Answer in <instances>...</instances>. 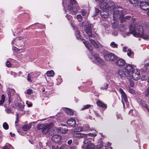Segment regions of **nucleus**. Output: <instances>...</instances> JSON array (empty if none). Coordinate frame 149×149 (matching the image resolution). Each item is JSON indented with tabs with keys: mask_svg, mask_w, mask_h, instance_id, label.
Wrapping results in <instances>:
<instances>
[{
	"mask_svg": "<svg viewBox=\"0 0 149 149\" xmlns=\"http://www.w3.org/2000/svg\"><path fill=\"white\" fill-rule=\"evenodd\" d=\"M68 9L73 14L77 13L79 9V6L76 7V6H71L70 5H69L68 6Z\"/></svg>",
	"mask_w": 149,
	"mask_h": 149,
	"instance_id": "obj_11",
	"label": "nucleus"
},
{
	"mask_svg": "<svg viewBox=\"0 0 149 149\" xmlns=\"http://www.w3.org/2000/svg\"><path fill=\"white\" fill-rule=\"evenodd\" d=\"M68 129L67 127H62L61 129V131L62 133L65 134L68 131Z\"/></svg>",
	"mask_w": 149,
	"mask_h": 149,
	"instance_id": "obj_25",
	"label": "nucleus"
},
{
	"mask_svg": "<svg viewBox=\"0 0 149 149\" xmlns=\"http://www.w3.org/2000/svg\"><path fill=\"white\" fill-rule=\"evenodd\" d=\"M11 91H14V90L13 89H11L10 90H9L8 91V92H7V94H8V97H9V101L10 100V97H11Z\"/></svg>",
	"mask_w": 149,
	"mask_h": 149,
	"instance_id": "obj_34",
	"label": "nucleus"
},
{
	"mask_svg": "<svg viewBox=\"0 0 149 149\" xmlns=\"http://www.w3.org/2000/svg\"><path fill=\"white\" fill-rule=\"evenodd\" d=\"M26 104H27L28 106L29 107H30L32 106V104L31 103H28V101H26Z\"/></svg>",
	"mask_w": 149,
	"mask_h": 149,
	"instance_id": "obj_51",
	"label": "nucleus"
},
{
	"mask_svg": "<svg viewBox=\"0 0 149 149\" xmlns=\"http://www.w3.org/2000/svg\"><path fill=\"white\" fill-rule=\"evenodd\" d=\"M92 140V139L90 138H85L84 141V146L86 148L84 149H94L95 148L94 145L90 142Z\"/></svg>",
	"mask_w": 149,
	"mask_h": 149,
	"instance_id": "obj_4",
	"label": "nucleus"
},
{
	"mask_svg": "<svg viewBox=\"0 0 149 149\" xmlns=\"http://www.w3.org/2000/svg\"><path fill=\"white\" fill-rule=\"evenodd\" d=\"M4 100H1L0 101V104H2L4 102Z\"/></svg>",
	"mask_w": 149,
	"mask_h": 149,
	"instance_id": "obj_59",
	"label": "nucleus"
},
{
	"mask_svg": "<svg viewBox=\"0 0 149 149\" xmlns=\"http://www.w3.org/2000/svg\"><path fill=\"white\" fill-rule=\"evenodd\" d=\"M124 71L126 73V77L127 78L128 77L131 76V74L134 71V66L133 65L128 64L124 68Z\"/></svg>",
	"mask_w": 149,
	"mask_h": 149,
	"instance_id": "obj_3",
	"label": "nucleus"
},
{
	"mask_svg": "<svg viewBox=\"0 0 149 149\" xmlns=\"http://www.w3.org/2000/svg\"><path fill=\"white\" fill-rule=\"evenodd\" d=\"M67 123L69 126L74 127L76 124V121L73 118H70L67 121Z\"/></svg>",
	"mask_w": 149,
	"mask_h": 149,
	"instance_id": "obj_17",
	"label": "nucleus"
},
{
	"mask_svg": "<svg viewBox=\"0 0 149 149\" xmlns=\"http://www.w3.org/2000/svg\"><path fill=\"white\" fill-rule=\"evenodd\" d=\"M66 17H67L68 19L70 20L71 18V16L70 15H66Z\"/></svg>",
	"mask_w": 149,
	"mask_h": 149,
	"instance_id": "obj_53",
	"label": "nucleus"
},
{
	"mask_svg": "<svg viewBox=\"0 0 149 149\" xmlns=\"http://www.w3.org/2000/svg\"><path fill=\"white\" fill-rule=\"evenodd\" d=\"M83 43L86 48L91 51H92L93 49L92 47L90 44L89 42L87 40H84Z\"/></svg>",
	"mask_w": 149,
	"mask_h": 149,
	"instance_id": "obj_18",
	"label": "nucleus"
},
{
	"mask_svg": "<svg viewBox=\"0 0 149 149\" xmlns=\"http://www.w3.org/2000/svg\"><path fill=\"white\" fill-rule=\"evenodd\" d=\"M10 135L11 136H14L15 135V134L14 133H12L11 132H10Z\"/></svg>",
	"mask_w": 149,
	"mask_h": 149,
	"instance_id": "obj_61",
	"label": "nucleus"
},
{
	"mask_svg": "<svg viewBox=\"0 0 149 149\" xmlns=\"http://www.w3.org/2000/svg\"><path fill=\"white\" fill-rule=\"evenodd\" d=\"M31 127V125H25L22 127V129L24 131H27Z\"/></svg>",
	"mask_w": 149,
	"mask_h": 149,
	"instance_id": "obj_28",
	"label": "nucleus"
},
{
	"mask_svg": "<svg viewBox=\"0 0 149 149\" xmlns=\"http://www.w3.org/2000/svg\"><path fill=\"white\" fill-rule=\"evenodd\" d=\"M134 85V82L133 81H130V85L131 86L133 87Z\"/></svg>",
	"mask_w": 149,
	"mask_h": 149,
	"instance_id": "obj_50",
	"label": "nucleus"
},
{
	"mask_svg": "<svg viewBox=\"0 0 149 149\" xmlns=\"http://www.w3.org/2000/svg\"><path fill=\"white\" fill-rule=\"evenodd\" d=\"M128 51L129 52L127 53V55L129 56H130L133 53V52H132L131 50L128 49Z\"/></svg>",
	"mask_w": 149,
	"mask_h": 149,
	"instance_id": "obj_44",
	"label": "nucleus"
},
{
	"mask_svg": "<svg viewBox=\"0 0 149 149\" xmlns=\"http://www.w3.org/2000/svg\"><path fill=\"white\" fill-rule=\"evenodd\" d=\"M67 146L66 145H62L59 148H58L57 146L56 147L54 146H52V149H64L65 147Z\"/></svg>",
	"mask_w": 149,
	"mask_h": 149,
	"instance_id": "obj_31",
	"label": "nucleus"
},
{
	"mask_svg": "<svg viewBox=\"0 0 149 149\" xmlns=\"http://www.w3.org/2000/svg\"><path fill=\"white\" fill-rule=\"evenodd\" d=\"M72 143V140H69L68 142V143L69 145H70Z\"/></svg>",
	"mask_w": 149,
	"mask_h": 149,
	"instance_id": "obj_55",
	"label": "nucleus"
},
{
	"mask_svg": "<svg viewBox=\"0 0 149 149\" xmlns=\"http://www.w3.org/2000/svg\"><path fill=\"white\" fill-rule=\"evenodd\" d=\"M100 15L102 17L104 18H107L108 17V13L104 11H101L100 13Z\"/></svg>",
	"mask_w": 149,
	"mask_h": 149,
	"instance_id": "obj_22",
	"label": "nucleus"
},
{
	"mask_svg": "<svg viewBox=\"0 0 149 149\" xmlns=\"http://www.w3.org/2000/svg\"><path fill=\"white\" fill-rule=\"evenodd\" d=\"M70 4L69 5H70L71 6H76L77 3L75 0H70Z\"/></svg>",
	"mask_w": 149,
	"mask_h": 149,
	"instance_id": "obj_26",
	"label": "nucleus"
},
{
	"mask_svg": "<svg viewBox=\"0 0 149 149\" xmlns=\"http://www.w3.org/2000/svg\"><path fill=\"white\" fill-rule=\"evenodd\" d=\"M91 27V24H88V25L86 26L84 28L86 33L88 34V36L89 37H91L92 36Z\"/></svg>",
	"mask_w": 149,
	"mask_h": 149,
	"instance_id": "obj_10",
	"label": "nucleus"
},
{
	"mask_svg": "<svg viewBox=\"0 0 149 149\" xmlns=\"http://www.w3.org/2000/svg\"><path fill=\"white\" fill-rule=\"evenodd\" d=\"M31 76L30 74H28L27 76V80L29 82H31L32 81L31 80Z\"/></svg>",
	"mask_w": 149,
	"mask_h": 149,
	"instance_id": "obj_35",
	"label": "nucleus"
},
{
	"mask_svg": "<svg viewBox=\"0 0 149 149\" xmlns=\"http://www.w3.org/2000/svg\"><path fill=\"white\" fill-rule=\"evenodd\" d=\"M46 74L48 77H53L54 74V72L53 70H52L48 71L47 72Z\"/></svg>",
	"mask_w": 149,
	"mask_h": 149,
	"instance_id": "obj_23",
	"label": "nucleus"
},
{
	"mask_svg": "<svg viewBox=\"0 0 149 149\" xmlns=\"http://www.w3.org/2000/svg\"><path fill=\"white\" fill-rule=\"evenodd\" d=\"M125 60L122 58L117 60L116 62V64L118 66H123L125 65Z\"/></svg>",
	"mask_w": 149,
	"mask_h": 149,
	"instance_id": "obj_15",
	"label": "nucleus"
},
{
	"mask_svg": "<svg viewBox=\"0 0 149 149\" xmlns=\"http://www.w3.org/2000/svg\"><path fill=\"white\" fill-rule=\"evenodd\" d=\"M110 46L114 48H117L118 47V45L113 42L111 43L110 44Z\"/></svg>",
	"mask_w": 149,
	"mask_h": 149,
	"instance_id": "obj_32",
	"label": "nucleus"
},
{
	"mask_svg": "<svg viewBox=\"0 0 149 149\" xmlns=\"http://www.w3.org/2000/svg\"><path fill=\"white\" fill-rule=\"evenodd\" d=\"M141 36H142L143 38L145 39H147L149 38V35H145L143 33V35Z\"/></svg>",
	"mask_w": 149,
	"mask_h": 149,
	"instance_id": "obj_39",
	"label": "nucleus"
},
{
	"mask_svg": "<svg viewBox=\"0 0 149 149\" xmlns=\"http://www.w3.org/2000/svg\"><path fill=\"white\" fill-rule=\"evenodd\" d=\"M108 85L107 83L104 84L102 85L100 88L102 90L107 89L108 88Z\"/></svg>",
	"mask_w": 149,
	"mask_h": 149,
	"instance_id": "obj_29",
	"label": "nucleus"
},
{
	"mask_svg": "<svg viewBox=\"0 0 149 149\" xmlns=\"http://www.w3.org/2000/svg\"><path fill=\"white\" fill-rule=\"evenodd\" d=\"M100 12V10L97 8H95V15H97Z\"/></svg>",
	"mask_w": 149,
	"mask_h": 149,
	"instance_id": "obj_48",
	"label": "nucleus"
},
{
	"mask_svg": "<svg viewBox=\"0 0 149 149\" xmlns=\"http://www.w3.org/2000/svg\"><path fill=\"white\" fill-rule=\"evenodd\" d=\"M97 134H96L94 133H88L86 134L79 132H77L74 133L73 134V136L75 137L81 138H84L85 139L87 138V137L88 136H95Z\"/></svg>",
	"mask_w": 149,
	"mask_h": 149,
	"instance_id": "obj_5",
	"label": "nucleus"
},
{
	"mask_svg": "<svg viewBox=\"0 0 149 149\" xmlns=\"http://www.w3.org/2000/svg\"><path fill=\"white\" fill-rule=\"evenodd\" d=\"M142 69L143 70V72H145L147 70V68L146 66V65H145Z\"/></svg>",
	"mask_w": 149,
	"mask_h": 149,
	"instance_id": "obj_52",
	"label": "nucleus"
},
{
	"mask_svg": "<svg viewBox=\"0 0 149 149\" xmlns=\"http://www.w3.org/2000/svg\"><path fill=\"white\" fill-rule=\"evenodd\" d=\"M130 32L127 33L128 35L132 33L136 37H141L143 34L142 26L140 25H138L135 22L132 24L130 27Z\"/></svg>",
	"mask_w": 149,
	"mask_h": 149,
	"instance_id": "obj_1",
	"label": "nucleus"
},
{
	"mask_svg": "<svg viewBox=\"0 0 149 149\" xmlns=\"http://www.w3.org/2000/svg\"><path fill=\"white\" fill-rule=\"evenodd\" d=\"M5 96L3 94L1 96V100H5Z\"/></svg>",
	"mask_w": 149,
	"mask_h": 149,
	"instance_id": "obj_58",
	"label": "nucleus"
},
{
	"mask_svg": "<svg viewBox=\"0 0 149 149\" xmlns=\"http://www.w3.org/2000/svg\"><path fill=\"white\" fill-rule=\"evenodd\" d=\"M102 146V145L101 144L100 145H99V148H101Z\"/></svg>",
	"mask_w": 149,
	"mask_h": 149,
	"instance_id": "obj_63",
	"label": "nucleus"
},
{
	"mask_svg": "<svg viewBox=\"0 0 149 149\" xmlns=\"http://www.w3.org/2000/svg\"><path fill=\"white\" fill-rule=\"evenodd\" d=\"M64 110L66 113L70 115H72L74 114L73 112L70 109L65 108Z\"/></svg>",
	"mask_w": 149,
	"mask_h": 149,
	"instance_id": "obj_21",
	"label": "nucleus"
},
{
	"mask_svg": "<svg viewBox=\"0 0 149 149\" xmlns=\"http://www.w3.org/2000/svg\"><path fill=\"white\" fill-rule=\"evenodd\" d=\"M107 0H99V6L102 9H106L108 8V4L105 1Z\"/></svg>",
	"mask_w": 149,
	"mask_h": 149,
	"instance_id": "obj_13",
	"label": "nucleus"
},
{
	"mask_svg": "<svg viewBox=\"0 0 149 149\" xmlns=\"http://www.w3.org/2000/svg\"><path fill=\"white\" fill-rule=\"evenodd\" d=\"M119 91L121 95V97L125 102H127V99L126 95L125 93L123 90L121 88H120L119 89Z\"/></svg>",
	"mask_w": 149,
	"mask_h": 149,
	"instance_id": "obj_16",
	"label": "nucleus"
},
{
	"mask_svg": "<svg viewBox=\"0 0 149 149\" xmlns=\"http://www.w3.org/2000/svg\"><path fill=\"white\" fill-rule=\"evenodd\" d=\"M6 111L8 113H10L11 112V110L10 108H8L6 109Z\"/></svg>",
	"mask_w": 149,
	"mask_h": 149,
	"instance_id": "obj_46",
	"label": "nucleus"
},
{
	"mask_svg": "<svg viewBox=\"0 0 149 149\" xmlns=\"http://www.w3.org/2000/svg\"><path fill=\"white\" fill-rule=\"evenodd\" d=\"M96 104L98 106L102 108H107V104L100 100L97 101L96 102Z\"/></svg>",
	"mask_w": 149,
	"mask_h": 149,
	"instance_id": "obj_19",
	"label": "nucleus"
},
{
	"mask_svg": "<svg viewBox=\"0 0 149 149\" xmlns=\"http://www.w3.org/2000/svg\"><path fill=\"white\" fill-rule=\"evenodd\" d=\"M6 66L8 67H10L11 66L12 64L10 61H7L6 62Z\"/></svg>",
	"mask_w": 149,
	"mask_h": 149,
	"instance_id": "obj_43",
	"label": "nucleus"
},
{
	"mask_svg": "<svg viewBox=\"0 0 149 149\" xmlns=\"http://www.w3.org/2000/svg\"><path fill=\"white\" fill-rule=\"evenodd\" d=\"M75 35L77 38L78 39L80 38L81 35H80V32L79 30H76L75 32Z\"/></svg>",
	"mask_w": 149,
	"mask_h": 149,
	"instance_id": "obj_33",
	"label": "nucleus"
},
{
	"mask_svg": "<svg viewBox=\"0 0 149 149\" xmlns=\"http://www.w3.org/2000/svg\"><path fill=\"white\" fill-rule=\"evenodd\" d=\"M89 40L91 44L97 49H98L100 47H103V45L100 43L96 42L95 40L92 39H89Z\"/></svg>",
	"mask_w": 149,
	"mask_h": 149,
	"instance_id": "obj_12",
	"label": "nucleus"
},
{
	"mask_svg": "<svg viewBox=\"0 0 149 149\" xmlns=\"http://www.w3.org/2000/svg\"><path fill=\"white\" fill-rule=\"evenodd\" d=\"M76 130L78 132H80L82 131L83 130V129L81 127H78L77 128Z\"/></svg>",
	"mask_w": 149,
	"mask_h": 149,
	"instance_id": "obj_47",
	"label": "nucleus"
},
{
	"mask_svg": "<svg viewBox=\"0 0 149 149\" xmlns=\"http://www.w3.org/2000/svg\"><path fill=\"white\" fill-rule=\"evenodd\" d=\"M91 106V105H89V104L84 105V106L81 109L82 110H84L85 109H88V108H89Z\"/></svg>",
	"mask_w": 149,
	"mask_h": 149,
	"instance_id": "obj_40",
	"label": "nucleus"
},
{
	"mask_svg": "<svg viewBox=\"0 0 149 149\" xmlns=\"http://www.w3.org/2000/svg\"><path fill=\"white\" fill-rule=\"evenodd\" d=\"M77 18L79 21L81 22L82 21V17L80 14L77 15Z\"/></svg>",
	"mask_w": 149,
	"mask_h": 149,
	"instance_id": "obj_38",
	"label": "nucleus"
},
{
	"mask_svg": "<svg viewBox=\"0 0 149 149\" xmlns=\"http://www.w3.org/2000/svg\"><path fill=\"white\" fill-rule=\"evenodd\" d=\"M81 13L83 16H84L86 15V12L84 10H82L81 12Z\"/></svg>",
	"mask_w": 149,
	"mask_h": 149,
	"instance_id": "obj_49",
	"label": "nucleus"
},
{
	"mask_svg": "<svg viewBox=\"0 0 149 149\" xmlns=\"http://www.w3.org/2000/svg\"><path fill=\"white\" fill-rule=\"evenodd\" d=\"M89 127L88 125H85L84 126V131H86L88 130L89 129Z\"/></svg>",
	"mask_w": 149,
	"mask_h": 149,
	"instance_id": "obj_42",
	"label": "nucleus"
},
{
	"mask_svg": "<svg viewBox=\"0 0 149 149\" xmlns=\"http://www.w3.org/2000/svg\"><path fill=\"white\" fill-rule=\"evenodd\" d=\"M113 29H115L117 27V25L114 26V25H113Z\"/></svg>",
	"mask_w": 149,
	"mask_h": 149,
	"instance_id": "obj_62",
	"label": "nucleus"
},
{
	"mask_svg": "<svg viewBox=\"0 0 149 149\" xmlns=\"http://www.w3.org/2000/svg\"><path fill=\"white\" fill-rule=\"evenodd\" d=\"M129 91L130 93L132 94H134L135 93L134 90L132 88H129Z\"/></svg>",
	"mask_w": 149,
	"mask_h": 149,
	"instance_id": "obj_37",
	"label": "nucleus"
},
{
	"mask_svg": "<svg viewBox=\"0 0 149 149\" xmlns=\"http://www.w3.org/2000/svg\"><path fill=\"white\" fill-rule=\"evenodd\" d=\"M17 107L20 110H22L24 108V106L22 103H19L17 105Z\"/></svg>",
	"mask_w": 149,
	"mask_h": 149,
	"instance_id": "obj_27",
	"label": "nucleus"
},
{
	"mask_svg": "<svg viewBox=\"0 0 149 149\" xmlns=\"http://www.w3.org/2000/svg\"><path fill=\"white\" fill-rule=\"evenodd\" d=\"M126 14L125 9L120 7H115L113 13V18L114 19L119 18L120 22L123 23L125 21L124 15Z\"/></svg>",
	"mask_w": 149,
	"mask_h": 149,
	"instance_id": "obj_2",
	"label": "nucleus"
},
{
	"mask_svg": "<svg viewBox=\"0 0 149 149\" xmlns=\"http://www.w3.org/2000/svg\"><path fill=\"white\" fill-rule=\"evenodd\" d=\"M104 57L106 60L109 61L115 60L117 58V56L114 54L111 53L104 55Z\"/></svg>",
	"mask_w": 149,
	"mask_h": 149,
	"instance_id": "obj_7",
	"label": "nucleus"
},
{
	"mask_svg": "<svg viewBox=\"0 0 149 149\" xmlns=\"http://www.w3.org/2000/svg\"><path fill=\"white\" fill-rule=\"evenodd\" d=\"M70 149H76V148L74 147H71Z\"/></svg>",
	"mask_w": 149,
	"mask_h": 149,
	"instance_id": "obj_64",
	"label": "nucleus"
},
{
	"mask_svg": "<svg viewBox=\"0 0 149 149\" xmlns=\"http://www.w3.org/2000/svg\"><path fill=\"white\" fill-rule=\"evenodd\" d=\"M32 90L31 89H28L26 93L28 94H31L32 93Z\"/></svg>",
	"mask_w": 149,
	"mask_h": 149,
	"instance_id": "obj_45",
	"label": "nucleus"
},
{
	"mask_svg": "<svg viewBox=\"0 0 149 149\" xmlns=\"http://www.w3.org/2000/svg\"><path fill=\"white\" fill-rule=\"evenodd\" d=\"M61 136L59 135H54L52 137V140L55 143H58L60 142L61 140Z\"/></svg>",
	"mask_w": 149,
	"mask_h": 149,
	"instance_id": "obj_14",
	"label": "nucleus"
},
{
	"mask_svg": "<svg viewBox=\"0 0 149 149\" xmlns=\"http://www.w3.org/2000/svg\"><path fill=\"white\" fill-rule=\"evenodd\" d=\"M94 58L99 65L104 66L106 65L105 62L102 59L99 55H95L94 56Z\"/></svg>",
	"mask_w": 149,
	"mask_h": 149,
	"instance_id": "obj_9",
	"label": "nucleus"
},
{
	"mask_svg": "<svg viewBox=\"0 0 149 149\" xmlns=\"http://www.w3.org/2000/svg\"><path fill=\"white\" fill-rule=\"evenodd\" d=\"M144 92L146 96L148 97L149 95V88H148Z\"/></svg>",
	"mask_w": 149,
	"mask_h": 149,
	"instance_id": "obj_41",
	"label": "nucleus"
},
{
	"mask_svg": "<svg viewBox=\"0 0 149 149\" xmlns=\"http://www.w3.org/2000/svg\"><path fill=\"white\" fill-rule=\"evenodd\" d=\"M130 2L134 6L136 7L138 6L137 0H129Z\"/></svg>",
	"mask_w": 149,
	"mask_h": 149,
	"instance_id": "obj_24",
	"label": "nucleus"
},
{
	"mask_svg": "<svg viewBox=\"0 0 149 149\" xmlns=\"http://www.w3.org/2000/svg\"><path fill=\"white\" fill-rule=\"evenodd\" d=\"M131 18V17L130 16H126L125 17V18L127 19H130Z\"/></svg>",
	"mask_w": 149,
	"mask_h": 149,
	"instance_id": "obj_57",
	"label": "nucleus"
},
{
	"mask_svg": "<svg viewBox=\"0 0 149 149\" xmlns=\"http://www.w3.org/2000/svg\"><path fill=\"white\" fill-rule=\"evenodd\" d=\"M118 73L120 75V76L122 78L123 77H126V73H125L124 71V70H119L118 71Z\"/></svg>",
	"mask_w": 149,
	"mask_h": 149,
	"instance_id": "obj_20",
	"label": "nucleus"
},
{
	"mask_svg": "<svg viewBox=\"0 0 149 149\" xmlns=\"http://www.w3.org/2000/svg\"><path fill=\"white\" fill-rule=\"evenodd\" d=\"M140 78L139 72L137 70H135L131 74V76L128 77L127 78L130 79H132L134 80L137 81Z\"/></svg>",
	"mask_w": 149,
	"mask_h": 149,
	"instance_id": "obj_8",
	"label": "nucleus"
},
{
	"mask_svg": "<svg viewBox=\"0 0 149 149\" xmlns=\"http://www.w3.org/2000/svg\"><path fill=\"white\" fill-rule=\"evenodd\" d=\"M123 48V51L124 52H127V50H126V49H127V48L126 47H124Z\"/></svg>",
	"mask_w": 149,
	"mask_h": 149,
	"instance_id": "obj_56",
	"label": "nucleus"
},
{
	"mask_svg": "<svg viewBox=\"0 0 149 149\" xmlns=\"http://www.w3.org/2000/svg\"><path fill=\"white\" fill-rule=\"evenodd\" d=\"M50 129V125L47 124L44 125L43 124H41L38 125V129L39 130H41L42 132L44 134H46Z\"/></svg>",
	"mask_w": 149,
	"mask_h": 149,
	"instance_id": "obj_6",
	"label": "nucleus"
},
{
	"mask_svg": "<svg viewBox=\"0 0 149 149\" xmlns=\"http://www.w3.org/2000/svg\"><path fill=\"white\" fill-rule=\"evenodd\" d=\"M19 122V118L18 115H17V117L16 118V121L15 122V124H17Z\"/></svg>",
	"mask_w": 149,
	"mask_h": 149,
	"instance_id": "obj_54",
	"label": "nucleus"
},
{
	"mask_svg": "<svg viewBox=\"0 0 149 149\" xmlns=\"http://www.w3.org/2000/svg\"><path fill=\"white\" fill-rule=\"evenodd\" d=\"M141 4L140 5V7L141 8L144 10H148V8H146L145 7H147L148 6H145L144 5V4H143V3H141Z\"/></svg>",
	"mask_w": 149,
	"mask_h": 149,
	"instance_id": "obj_30",
	"label": "nucleus"
},
{
	"mask_svg": "<svg viewBox=\"0 0 149 149\" xmlns=\"http://www.w3.org/2000/svg\"><path fill=\"white\" fill-rule=\"evenodd\" d=\"M3 127L4 128L5 130H7L8 129V125L6 123H3Z\"/></svg>",
	"mask_w": 149,
	"mask_h": 149,
	"instance_id": "obj_36",
	"label": "nucleus"
},
{
	"mask_svg": "<svg viewBox=\"0 0 149 149\" xmlns=\"http://www.w3.org/2000/svg\"><path fill=\"white\" fill-rule=\"evenodd\" d=\"M95 114H96V116L97 117H98V116L100 117V116L99 115L98 113H97L95 111Z\"/></svg>",
	"mask_w": 149,
	"mask_h": 149,
	"instance_id": "obj_60",
	"label": "nucleus"
}]
</instances>
